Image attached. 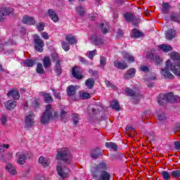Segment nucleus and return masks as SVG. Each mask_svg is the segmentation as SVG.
Returning <instances> with one entry per match:
<instances>
[{"label":"nucleus","instance_id":"obj_1","mask_svg":"<svg viewBox=\"0 0 180 180\" xmlns=\"http://www.w3.org/2000/svg\"><path fill=\"white\" fill-rule=\"evenodd\" d=\"M56 119H58V112L53 110L51 104L46 105L45 112L41 118V123L42 124H47L50 122V120H54Z\"/></svg>","mask_w":180,"mask_h":180},{"label":"nucleus","instance_id":"obj_2","mask_svg":"<svg viewBox=\"0 0 180 180\" xmlns=\"http://www.w3.org/2000/svg\"><path fill=\"white\" fill-rule=\"evenodd\" d=\"M56 160L63 161L68 165L71 164V161H72L71 151L68 149V148H62L61 149H59L56 155Z\"/></svg>","mask_w":180,"mask_h":180},{"label":"nucleus","instance_id":"obj_3","mask_svg":"<svg viewBox=\"0 0 180 180\" xmlns=\"http://www.w3.org/2000/svg\"><path fill=\"white\" fill-rule=\"evenodd\" d=\"M172 99H175V97L174 96V94L170 92L165 95H160L158 101L160 105H163V103H167V102H171Z\"/></svg>","mask_w":180,"mask_h":180},{"label":"nucleus","instance_id":"obj_4","mask_svg":"<svg viewBox=\"0 0 180 180\" xmlns=\"http://www.w3.org/2000/svg\"><path fill=\"white\" fill-rule=\"evenodd\" d=\"M34 47L37 51L39 53L43 52V47H44V41L41 38L39 37V35L34 36Z\"/></svg>","mask_w":180,"mask_h":180},{"label":"nucleus","instance_id":"obj_5","mask_svg":"<svg viewBox=\"0 0 180 180\" xmlns=\"http://www.w3.org/2000/svg\"><path fill=\"white\" fill-rule=\"evenodd\" d=\"M56 171L58 172V175L60 176V178H68L70 176V169L67 167L63 168V167L58 165L56 167Z\"/></svg>","mask_w":180,"mask_h":180},{"label":"nucleus","instance_id":"obj_6","mask_svg":"<svg viewBox=\"0 0 180 180\" xmlns=\"http://www.w3.org/2000/svg\"><path fill=\"white\" fill-rule=\"evenodd\" d=\"M22 23L29 25L30 26H34L36 25V20L30 15H24L22 19Z\"/></svg>","mask_w":180,"mask_h":180},{"label":"nucleus","instance_id":"obj_7","mask_svg":"<svg viewBox=\"0 0 180 180\" xmlns=\"http://www.w3.org/2000/svg\"><path fill=\"white\" fill-rule=\"evenodd\" d=\"M108 169V165H106V162H101L98 165H97L93 172L96 174L98 172H103V171H106Z\"/></svg>","mask_w":180,"mask_h":180},{"label":"nucleus","instance_id":"obj_8","mask_svg":"<svg viewBox=\"0 0 180 180\" xmlns=\"http://www.w3.org/2000/svg\"><path fill=\"white\" fill-rule=\"evenodd\" d=\"M34 113L33 111L28 112L27 115L25 117V124L26 126H33L34 124Z\"/></svg>","mask_w":180,"mask_h":180},{"label":"nucleus","instance_id":"obj_9","mask_svg":"<svg viewBox=\"0 0 180 180\" xmlns=\"http://www.w3.org/2000/svg\"><path fill=\"white\" fill-rule=\"evenodd\" d=\"M91 39L95 46H103L105 41L101 35H92Z\"/></svg>","mask_w":180,"mask_h":180},{"label":"nucleus","instance_id":"obj_10","mask_svg":"<svg viewBox=\"0 0 180 180\" xmlns=\"http://www.w3.org/2000/svg\"><path fill=\"white\" fill-rule=\"evenodd\" d=\"M168 68H169V67L167 66L166 68L162 69L161 74L162 75H163L165 79H174V78H175V76H174V75L171 73V72L169 71V70H168Z\"/></svg>","mask_w":180,"mask_h":180},{"label":"nucleus","instance_id":"obj_11","mask_svg":"<svg viewBox=\"0 0 180 180\" xmlns=\"http://www.w3.org/2000/svg\"><path fill=\"white\" fill-rule=\"evenodd\" d=\"M16 157V162H18V164H19L20 165H23V164H25V162H26V155H25V154L18 152L16 153L15 155Z\"/></svg>","mask_w":180,"mask_h":180},{"label":"nucleus","instance_id":"obj_12","mask_svg":"<svg viewBox=\"0 0 180 180\" xmlns=\"http://www.w3.org/2000/svg\"><path fill=\"white\" fill-rule=\"evenodd\" d=\"M7 96L8 98L12 97L13 99L18 101L20 98V94H19V91L18 89H12L7 93Z\"/></svg>","mask_w":180,"mask_h":180},{"label":"nucleus","instance_id":"obj_13","mask_svg":"<svg viewBox=\"0 0 180 180\" xmlns=\"http://www.w3.org/2000/svg\"><path fill=\"white\" fill-rule=\"evenodd\" d=\"M114 65L115 68H118V70H126L129 68L127 63L124 61L120 60H115Z\"/></svg>","mask_w":180,"mask_h":180},{"label":"nucleus","instance_id":"obj_14","mask_svg":"<svg viewBox=\"0 0 180 180\" xmlns=\"http://www.w3.org/2000/svg\"><path fill=\"white\" fill-rule=\"evenodd\" d=\"M48 15L51 20H53V22H54L55 23H56V22L59 20L58 14H57V13L54 10L49 9L48 11Z\"/></svg>","mask_w":180,"mask_h":180},{"label":"nucleus","instance_id":"obj_15","mask_svg":"<svg viewBox=\"0 0 180 180\" xmlns=\"http://www.w3.org/2000/svg\"><path fill=\"white\" fill-rule=\"evenodd\" d=\"M54 71L58 77L63 74V68H61V60H58L54 66Z\"/></svg>","mask_w":180,"mask_h":180},{"label":"nucleus","instance_id":"obj_16","mask_svg":"<svg viewBox=\"0 0 180 180\" xmlns=\"http://www.w3.org/2000/svg\"><path fill=\"white\" fill-rule=\"evenodd\" d=\"M40 95L41 96H44V99L46 103H51V102L54 101V99L50 93L41 92Z\"/></svg>","mask_w":180,"mask_h":180},{"label":"nucleus","instance_id":"obj_17","mask_svg":"<svg viewBox=\"0 0 180 180\" xmlns=\"http://www.w3.org/2000/svg\"><path fill=\"white\" fill-rule=\"evenodd\" d=\"M122 56L124 60H127L128 63H134V56H132L131 54L129 53L127 51H122Z\"/></svg>","mask_w":180,"mask_h":180},{"label":"nucleus","instance_id":"obj_18","mask_svg":"<svg viewBox=\"0 0 180 180\" xmlns=\"http://www.w3.org/2000/svg\"><path fill=\"white\" fill-rule=\"evenodd\" d=\"M176 36V32L175 30H168L166 32L165 37L167 40H172L174 37Z\"/></svg>","mask_w":180,"mask_h":180},{"label":"nucleus","instance_id":"obj_19","mask_svg":"<svg viewBox=\"0 0 180 180\" xmlns=\"http://www.w3.org/2000/svg\"><path fill=\"white\" fill-rule=\"evenodd\" d=\"M65 39L71 45L77 44V38H75V36H74L72 34H67V35H65Z\"/></svg>","mask_w":180,"mask_h":180},{"label":"nucleus","instance_id":"obj_20","mask_svg":"<svg viewBox=\"0 0 180 180\" xmlns=\"http://www.w3.org/2000/svg\"><path fill=\"white\" fill-rule=\"evenodd\" d=\"M91 155L94 158V160H97V158H99V157L102 155V152H101L99 148H96L91 151Z\"/></svg>","mask_w":180,"mask_h":180},{"label":"nucleus","instance_id":"obj_21","mask_svg":"<svg viewBox=\"0 0 180 180\" xmlns=\"http://www.w3.org/2000/svg\"><path fill=\"white\" fill-rule=\"evenodd\" d=\"M6 171L9 172L11 175H16L18 172H16V168L13 167V165L8 163L6 166Z\"/></svg>","mask_w":180,"mask_h":180},{"label":"nucleus","instance_id":"obj_22","mask_svg":"<svg viewBox=\"0 0 180 180\" xmlns=\"http://www.w3.org/2000/svg\"><path fill=\"white\" fill-rule=\"evenodd\" d=\"M143 32H141L140 30L137 29L132 30V34L131 35L132 39H140V37H143Z\"/></svg>","mask_w":180,"mask_h":180},{"label":"nucleus","instance_id":"obj_23","mask_svg":"<svg viewBox=\"0 0 180 180\" xmlns=\"http://www.w3.org/2000/svg\"><path fill=\"white\" fill-rule=\"evenodd\" d=\"M72 74L74 78H76L77 79H82L84 78V76L81 74V72H79L77 68H73L72 69Z\"/></svg>","mask_w":180,"mask_h":180},{"label":"nucleus","instance_id":"obj_24","mask_svg":"<svg viewBox=\"0 0 180 180\" xmlns=\"http://www.w3.org/2000/svg\"><path fill=\"white\" fill-rule=\"evenodd\" d=\"M135 75H136V69L130 68L127 70V73L124 76V78L125 79L134 78Z\"/></svg>","mask_w":180,"mask_h":180},{"label":"nucleus","instance_id":"obj_25","mask_svg":"<svg viewBox=\"0 0 180 180\" xmlns=\"http://www.w3.org/2000/svg\"><path fill=\"white\" fill-rule=\"evenodd\" d=\"M39 164H41L42 167H49L50 164V160L49 158H46L43 156H40L39 158Z\"/></svg>","mask_w":180,"mask_h":180},{"label":"nucleus","instance_id":"obj_26","mask_svg":"<svg viewBox=\"0 0 180 180\" xmlns=\"http://www.w3.org/2000/svg\"><path fill=\"white\" fill-rule=\"evenodd\" d=\"M5 106L8 110H12V109H15V108L16 107V101L9 100L6 102Z\"/></svg>","mask_w":180,"mask_h":180},{"label":"nucleus","instance_id":"obj_27","mask_svg":"<svg viewBox=\"0 0 180 180\" xmlns=\"http://www.w3.org/2000/svg\"><path fill=\"white\" fill-rule=\"evenodd\" d=\"M158 49L164 51L165 53H168V51H172V46L167 44H160L158 46Z\"/></svg>","mask_w":180,"mask_h":180},{"label":"nucleus","instance_id":"obj_28","mask_svg":"<svg viewBox=\"0 0 180 180\" xmlns=\"http://www.w3.org/2000/svg\"><path fill=\"white\" fill-rule=\"evenodd\" d=\"M67 94L68 96H73V95H75V94H77V89H75V86L73 85L68 86Z\"/></svg>","mask_w":180,"mask_h":180},{"label":"nucleus","instance_id":"obj_29","mask_svg":"<svg viewBox=\"0 0 180 180\" xmlns=\"http://www.w3.org/2000/svg\"><path fill=\"white\" fill-rule=\"evenodd\" d=\"M85 84L88 89H92V88L95 86V79H94V78H89L87 80H86Z\"/></svg>","mask_w":180,"mask_h":180},{"label":"nucleus","instance_id":"obj_30","mask_svg":"<svg viewBox=\"0 0 180 180\" xmlns=\"http://www.w3.org/2000/svg\"><path fill=\"white\" fill-rule=\"evenodd\" d=\"M43 64L44 68H49L51 67V59H50V56H45L44 58Z\"/></svg>","mask_w":180,"mask_h":180},{"label":"nucleus","instance_id":"obj_31","mask_svg":"<svg viewBox=\"0 0 180 180\" xmlns=\"http://www.w3.org/2000/svg\"><path fill=\"white\" fill-rule=\"evenodd\" d=\"M161 175H162V179L164 180H171V178H172V176H171V172L169 173V172L168 171H165V170L162 171Z\"/></svg>","mask_w":180,"mask_h":180},{"label":"nucleus","instance_id":"obj_32","mask_svg":"<svg viewBox=\"0 0 180 180\" xmlns=\"http://www.w3.org/2000/svg\"><path fill=\"white\" fill-rule=\"evenodd\" d=\"M171 8V5L168 3L163 2L162 4V13H168L169 9Z\"/></svg>","mask_w":180,"mask_h":180},{"label":"nucleus","instance_id":"obj_33","mask_svg":"<svg viewBox=\"0 0 180 180\" xmlns=\"http://www.w3.org/2000/svg\"><path fill=\"white\" fill-rule=\"evenodd\" d=\"M124 18L126 19L127 22H134V19H136V17H134V15L130 13H125L124 15Z\"/></svg>","mask_w":180,"mask_h":180},{"label":"nucleus","instance_id":"obj_34","mask_svg":"<svg viewBox=\"0 0 180 180\" xmlns=\"http://www.w3.org/2000/svg\"><path fill=\"white\" fill-rule=\"evenodd\" d=\"M36 71L37 74H46V71L44 70V68H43V64L41 63H38L37 65Z\"/></svg>","mask_w":180,"mask_h":180},{"label":"nucleus","instance_id":"obj_35","mask_svg":"<svg viewBox=\"0 0 180 180\" xmlns=\"http://www.w3.org/2000/svg\"><path fill=\"white\" fill-rule=\"evenodd\" d=\"M171 176L173 179H179L180 178V170L174 169L171 172Z\"/></svg>","mask_w":180,"mask_h":180},{"label":"nucleus","instance_id":"obj_36","mask_svg":"<svg viewBox=\"0 0 180 180\" xmlns=\"http://www.w3.org/2000/svg\"><path fill=\"white\" fill-rule=\"evenodd\" d=\"M105 147H107V148H111V150H114V151L117 150V145L113 142L105 143Z\"/></svg>","mask_w":180,"mask_h":180},{"label":"nucleus","instance_id":"obj_37","mask_svg":"<svg viewBox=\"0 0 180 180\" xmlns=\"http://www.w3.org/2000/svg\"><path fill=\"white\" fill-rule=\"evenodd\" d=\"M79 98L83 100L89 99V98H91V94L86 91H82L79 93Z\"/></svg>","mask_w":180,"mask_h":180},{"label":"nucleus","instance_id":"obj_38","mask_svg":"<svg viewBox=\"0 0 180 180\" xmlns=\"http://www.w3.org/2000/svg\"><path fill=\"white\" fill-rule=\"evenodd\" d=\"M101 27L103 33H108L109 32V24L108 22H104L101 23Z\"/></svg>","mask_w":180,"mask_h":180},{"label":"nucleus","instance_id":"obj_39","mask_svg":"<svg viewBox=\"0 0 180 180\" xmlns=\"http://www.w3.org/2000/svg\"><path fill=\"white\" fill-rule=\"evenodd\" d=\"M76 12L80 16H83V15H85V8L82 6L79 5L76 7Z\"/></svg>","mask_w":180,"mask_h":180},{"label":"nucleus","instance_id":"obj_40","mask_svg":"<svg viewBox=\"0 0 180 180\" xmlns=\"http://www.w3.org/2000/svg\"><path fill=\"white\" fill-rule=\"evenodd\" d=\"M110 106L112 109H115V110H120V105H119V102L117 101H113L110 103Z\"/></svg>","mask_w":180,"mask_h":180},{"label":"nucleus","instance_id":"obj_41","mask_svg":"<svg viewBox=\"0 0 180 180\" xmlns=\"http://www.w3.org/2000/svg\"><path fill=\"white\" fill-rule=\"evenodd\" d=\"M35 60L33 59H27L24 61L25 67H33L34 65Z\"/></svg>","mask_w":180,"mask_h":180},{"label":"nucleus","instance_id":"obj_42","mask_svg":"<svg viewBox=\"0 0 180 180\" xmlns=\"http://www.w3.org/2000/svg\"><path fill=\"white\" fill-rule=\"evenodd\" d=\"M60 117L63 122H67V120H68V118L70 117V115L67 114V112L62 110L60 112Z\"/></svg>","mask_w":180,"mask_h":180},{"label":"nucleus","instance_id":"obj_43","mask_svg":"<svg viewBox=\"0 0 180 180\" xmlns=\"http://www.w3.org/2000/svg\"><path fill=\"white\" fill-rule=\"evenodd\" d=\"M1 11L4 13V16H8L13 12L12 8H2Z\"/></svg>","mask_w":180,"mask_h":180},{"label":"nucleus","instance_id":"obj_44","mask_svg":"<svg viewBox=\"0 0 180 180\" xmlns=\"http://www.w3.org/2000/svg\"><path fill=\"white\" fill-rule=\"evenodd\" d=\"M61 46L65 50V51H68L70 50V43L65 41H61Z\"/></svg>","mask_w":180,"mask_h":180},{"label":"nucleus","instance_id":"obj_45","mask_svg":"<svg viewBox=\"0 0 180 180\" xmlns=\"http://www.w3.org/2000/svg\"><path fill=\"white\" fill-rule=\"evenodd\" d=\"M172 18V20H173V22H177V23H179L180 22V13H176V14H172L171 15Z\"/></svg>","mask_w":180,"mask_h":180},{"label":"nucleus","instance_id":"obj_46","mask_svg":"<svg viewBox=\"0 0 180 180\" xmlns=\"http://www.w3.org/2000/svg\"><path fill=\"white\" fill-rule=\"evenodd\" d=\"M125 94L127 96H134V95H136V93H134V91H133L129 87L125 89Z\"/></svg>","mask_w":180,"mask_h":180},{"label":"nucleus","instance_id":"obj_47","mask_svg":"<svg viewBox=\"0 0 180 180\" xmlns=\"http://www.w3.org/2000/svg\"><path fill=\"white\" fill-rule=\"evenodd\" d=\"M156 119L160 122H165L167 120V117L165 113L159 114L157 115Z\"/></svg>","mask_w":180,"mask_h":180},{"label":"nucleus","instance_id":"obj_48","mask_svg":"<svg viewBox=\"0 0 180 180\" xmlns=\"http://www.w3.org/2000/svg\"><path fill=\"white\" fill-rule=\"evenodd\" d=\"M46 25L44 24V22H39L37 24V29L39 32H42V30H44V27Z\"/></svg>","mask_w":180,"mask_h":180},{"label":"nucleus","instance_id":"obj_49","mask_svg":"<svg viewBox=\"0 0 180 180\" xmlns=\"http://www.w3.org/2000/svg\"><path fill=\"white\" fill-rule=\"evenodd\" d=\"M89 18L90 20H96V18H98V14L96 13H92L89 14Z\"/></svg>","mask_w":180,"mask_h":180},{"label":"nucleus","instance_id":"obj_50","mask_svg":"<svg viewBox=\"0 0 180 180\" xmlns=\"http://www.w3.org/2000/svg\"><path fill=\"white\" fill-rule=\"evenodd\" d=\"M95 56H96V49H94V51L89 52V58L91 60H92V58H94V57H95Z\"/></svg>","mask_w":180,"mask_h":180},{"label":"nucleus","instance_id":"obj_51","mask_svg":"<svg viewBox=\"0 0 180 180\" xmlns=\"http://www.w3.org/2000/svg\"><path fill=\"white\" fill-rule=\"evenodd\" d=\"M100 64L101 65H103V67H105L106 65V58L104 56H101L100 59Z\"/></svg>","mask_w":180,"mask_h":180},{"label":"nucleus","instance_id":"obj_52","mask_svg":"<svg viewBox=\"0 0 180 180\" xmlns=\"http://www.w3.org/2000/svg\"><path fill=\"white\" fill-rule=\"evenodd\" d=\"M105 83L107 86H110V88H112V89H115L116 88V86H115V84L111 83L109 80H105Z\"/></svg>","mask_w":180,"mask_h":180},{"label":"nucleus","instance_id":"obj_53","mask_svg":"<svg viewBox=\"0 0 180 180\" xmlns=\"http://www.w3.org/2000/svg\"><path fill=\"white\" fill-rule=\"evenodd\" d=\"M1 122L3 126H5V124H6V122H8V118L6 117V115L1 116Z\"/></svg>","mask_w":180,"mask_h":180},{"label":"nucleus","instance_id":"obj_54","mask_svg":"<svg viewBox=\"0 0 180 180\" xmlns=\"http://www.w3.org/2000/svg\"><path fill=\"white\" fill-rule=\"evenodd\" d=\"M146 58H148V60H153L154 54H153L151 52H148L146 54Z\"/></svg>","mask_w":180,"mask_h":180},{"label":"nucleus","instance_id":"obj_55","mask_svg":"<svg viewBox=\"0 0 180 180\" xmlns=\"http://www.w3.org/2000/svg\"><path fill=\"white\" fill-rule=\"evenodd\" d=\"M40 105V103H39V100L35 99L32 102V106L33 108H39V105Z\"/></svg>","mask_w":180,"mask_h":180},{"label":"nucleus","instance_id":"obj_56","mask_svg":"<svg viewBox=\"0 0 180 180\" xmlns=\"http://www.w3.org/2000/svg\"><path fill=\"white\" fill-rule=\"evenodd\" d=\"M155 58V64H157V65H158V64H161V63L162 62V59H161V58H160V56H156Z\"/></svg>","mask_w":180,"mask_h":180},{"label":"nucleus","instance_id":"obj_57","mask_svg":"<svg viewBox=\"0 0 180 180\" xmlns=\"http://www.w3.org/2000/svg\"><path fill=\"white\" fill-rule=\"evenodd\" d=\"M135 96H136V98H138V100L136 101H134V103L137 105V103H139V102H140V99H141V98H143V95H141L140 94L135 95Z\"/></svg>","mask_w":180,"mask_h":180},{"label":"nucleus","instance_id":"obj_58","mask_svg":"<svg viewBox=\"0 0 180 180\" xmlns=\"http://www.w3.org/2000/svg\"><path fill=\"white\" fill-rule=\"evenodd\" d=\"M140 70L143 72H148L150 71V69L147 66H142L140 68Z\"/></svg>","mask_w":180,"mask_h":180},{"label":"nucleus","instance_id":"obj_59","mask_svg":"<svg viewBox=\"0 0 180 180\" xmlns=\"http://www.w3.org/2000/svg\"><path fill=\"white\" fill-rule=\"evenodd\" d=\"M41 36L46 40H49V34L47 32H42Z\"/></svg>","mask_w":180,"mask_h":180},{"label":"nucleus","instance_id":"obj_60","mask_svg":"<svg viewBox=\"0 0 180 180\" xmlns=\"http://www.w3.org/2000/svg\"><path fill=\"white\" fill-rule=\"evenodd\" d=\"M53 92H54L55 97L56 98V99H58L59 101H61V96H60V93H57L54 90H53Z\"/></svg>","mask_w":180,"mask_h":180},{"label":"nucleus","instance_id":"obj_61","mask_svg":"<svg viewBox=\"0 0 180 180\" xmlns=\"http://www.w3.org/2000/svg\"><path fill=\"white\" fill-rule=\"evenodd\" d=\"M79 61L82 64H88V60H86L85 58L79 57Z\"/></svg>","mask_w":180,"mask_h":180},{"label":"nucleus","instance_id":"obj_62","mask_svg":"<svg viewBox=\"0 0 180 180\" xmlns=\"http://www.w3.org/2000/svg\"><path fill=\"white\" fill-rule=\"evenodd\" d=\"M174 147L176 150H180V141H176L174 143Z\"/></svg>","mask_w":180,"mask_h":180},{"label":"nucleus","instance_id":"obj_63","mask_svg":"<svg viewBox=\"0 0 180 180\" xmlns=\"http://www.w3.org/2000/svg\"><path fill=\"white\" fill-rule=\"evenodd\" d=\"M92 115H98L99 110L96 108H91Z\"/></svg>","mask_w":180,"mask_h":180},{"label":"nucleus","instance_id":"obj_64","mask_svg":"<svg viewBox=\"0 0 180 180\" xmlns=\"http://www.w3.org/2000/svg\"><path fill=\"white\" fill-rule=\"evenodd\" d=\"M5 18V15L4 14V13L1 11V10H0V22H2V20H4Z\"/></svg>","mask_w":180,"mask_h":180}]
</instances>
